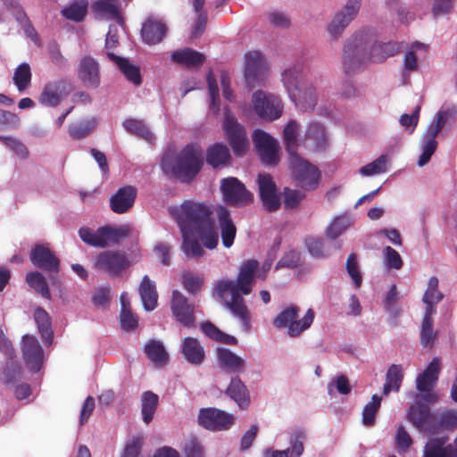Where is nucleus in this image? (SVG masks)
<instances>
[{
  "label": "nucleus",
  "mask_w": 457,
  "mask_h": 457,
  "mask_svg": "<svg viewBox=\"0 0 457 457\" xmlns=\"http://www.w3.org/2000/svg\"><path fill=\"white\" fill-rule=\"evenodd\" d=\"M171 60L187 67H197L205 61L204 55L192 48L185 47L172 53Z\"/></svg>",
  "instance_id": "34"
},
{
  "label": "nucleus",
  "mask_w": 457,
  "mask_h": 457,
  "mask_svg": "<svg viewBox=\"0 0 457 457\" xmlns=\"http://www.w3.org/2000/svg\"><path fill=\"white\" fill-rule=\"evenodd\" d=\"M225 393L230 399L237 403L240 409L245 410L250 405L249 391L238 377L231 378Z\"/></svg>",
  "instance_id": "31"
},
{
  "label": "nucleus",
  "mask_w": 457,
  "mask_h": 457,
  "mask_svg": "<svg viewBox=\"0 0 457 457\" xmlns=\"http://www.w3.org/2000/svg\"><path fill=\"white\" fill-rule=\"evenodd\" d=\"M29 259L31 263L38 269L51 274H55L50 276L52 284L57 287L61 286V281L58 278L61 262L47 245H35L30 251Z\"/></svg>",
  "instance_id": "10"
},
{
  "label": "nucleus",
  "mask_w": 457,
  "mask_h": 457,
  "mask_svg": "<svg viewBox=\"0 0 457 457\" xmlns=\"http://www.w3.org/2000/svg\"><path fill=\"white\" fill-rule=\"evenodd\" d=\"M448 119V112L439 111L436 113V122L431 123L426 129L424 135L436 139L439 132L445 128Z\"/></svg>",
  "instance_id": "58"
},
{
  "label": "nucleus",
  "mask_w": 457,
  "mask_h": 457,
  "mask_svg": "<svg viewBox=\"0 0 457 457\" xmlns=\"http://www.w3.org/2000/svg\"><path fill=\"white\" fill-rule=\"evenodd\" d=\"M129 234L128 226L113 228L112 226H102L97 230L83 227L79 230L81 240L88 245L104 248L110 245L118 244L120 239Z\"/></svg>",
  "instance_id": "7"
},
{
  "label": "nucleus",
  "mask_w": 457,
  "mask_h": 457,
  "mask_svg": "<svg viewBox=\"0 0 457 457\" xmlns=\"http://www.w3.org/2000/svg\"><path fill=\"white\" fill-rule=\"evenodd\" d=\"M305 140L312 141L316 149L323 148L327 141L324 126L319 122H312L307 129Z\"/></svg>",
  "instance_id": "47"
},
{
  "label": "nucleus",
  "mask_w": 457,
  "mask_h": 457,
  "mask_svg": "<svg viewBox=\"0 0 457 457\" xmlns=\"http://www.w3.org/2000/svg\"><path fill=\"white\" fill-rule=\"evenodd\" d=\"M382 398L377 395H373L371 401L369 402L362 410V423L370 427L373 426L376 420L377 412L380 407Z\"/></svg>",
  "instance_id": "51"
},
{
  "label": "nucleus",
  "mask_w": 457,
  "mask_h": 457,
  "mask_svg": "<svg viewBox=\"0 0 457 457\" xmlns=\"http://www.w3.org/2000/svg\"><path fill=\"white\" fill-rule=\"evenodd\" d=\"M167 32V27L161 21L148 18L141 29V37L147 45H156L160 43Z\"/></svg>",
  "instance_id": "28"
},
{
  "label": "nucleus",
  "mask_w": 457,
  "mask_h": 457,
  "mask_svg": "<svg viewBox=\"0 0 457 457\" xmlns=\"http://www.w3.org/2000/svg\"><path fill=\"white\" fill-rule=\"evenodd\" d=\"M123 128L129 133L135 135L146 141H153L154 135L149 128L141 120L137 119H127L123 121Z\"/></svg>",
  "instance_id": "43"
},
{
  "label": "nucleus",
  "mask_w": 457,
  "mask_h": 457,
  "mask_svg": "<svg viewBox=\"0 0 457 457\" xmlns=\"http://www.w3.org/2000/svg\"><path fill=\"white\" fill-rule=\"evenodd\" d=\"M397 42L379 43L369 31H360L349 37L343 50V68L345 75L358 72L367 62H383L401 51Z\"/></svg>",
  "instance_id": "2"
},
{
  "label": "nucleus",
  "mask_w": 457,
  "mask_h": 457,
  "mask_svg": "<svg viewBox=\"0 0 457 457\" xmlns=\"http://www.w3.org/2000/svg\"><path fill=\"white\" fill-rule=\"evenodd\" d=\"M96 12L111 19L120 18V12L115 0H98L94 4Z\"/></svg>",
  "instance_id": "54"
},
{
  "label": "nucleus",
  "mask_w": 457,
  "mask_h": 457,
  "mask_svg": "<svg viewBox=\"0 0 457 457\" xmlns=\"http://www.w3.org/2000/svg\"><path fill=\"white\" fill-rule=\"evenodd\" d=\"M436 147L437 142L436 139L423 135L422 153L418 160L419 166H424L429 162L431 156L436 152Z\"/></svg>",
  "instance_id": "57"
},
{
  "label": "nucleus",
  "mask_w": 457,
  "mask_h": 457,
  "mask_svg": "<svg viewBox=\"0 0 457 457\" xmlns=\"http://www.w3.org/2000/svg\"><path fill=\"white\" fill-rule=\"evenodd\" d=\"M258 268L259 262L256 260L243 262L236 280L220 279L214 283L212 288V295L222 302L223 305L241 321L246 332L251 329V315L243 296L251 294L255 276L265 279L268 273Z\"/></svg>",
  "instance_id": "1"
},
{
  "label": "nucleus",
  "mask_w": 457,
  "mask_h": 457,
  "mask_svg": "<svg viewBox=\"0 0 457 457\" xmlns=\"http://www.w3.org/2000/svg\"><path fill=\"white\" fill-rule=\"evenodd\" d=\"M136 197V187L133 186L122 187L110 199V207L115 213H125L134 205Z\"/></svg>",
  "instance_id": "26"
},
{
  "label": "nucleus",
  "mask_w": 457,
  "mask_h": 457,
  "mask_svg": "<svg viewBox=\"0 0 457 457\" xmlns=\"http://www.w3.org/2000/svg\"><path fill=\"white\" fill-rule=\"evenodd\" d=\"M182 354L190 364L195 366L201 365L205 359V352L201 343L191 337L182 340Z\"/></svg>",
  "instance_id": "30"
},
{
  "label": "nucleus",
  "mask_w": 457,
  "mask_h": 457,
  "mask_svg": "<svg viewBox=\"0 0 457 457\" xmlns=\"http://www.w3.org/2000/svg\"><path fill=\"white\" fill-rule=\"evenodd\" d=\"M184 288L192 295L198 294L204 284V278L201 275H195L191 272H185L181 278Z\"/></svg>",
  "instance_id": "55"
},
{
  "label": "nucleus",
  "mask_w": 457,
  "mask_h": 457,
  "mask_svg": "<svg viewBox=\"0 0 457 457\" xmlns=\"http://www.w3.org/2000/svg\"><path fill=\"white\" fill-rule=\"evenodd\" d=\"M87 11V3L85 1L74 2L70 6L62 10V15L74 21H81Z\"/></svg>",
  "instance_id": "52"
},
{
  "label": "nucleus",
  "mask_w": 457,
  "mask_h": 457,
  "mask_svg": "<svg viewBox=\"0 0 457 457\" xmlns=\"http://www.w3.org/2000/svg\"><path fill=\"white\" fill-rule=\"evenodd\" d=\"M235 418L217 408H203L199 411L198 423L210 431H223L229 429L234 424Z\"/></svg>",
  "instance_id": "15"
},
{
  "label": "nucleus",
  "mask_w": 457,
  "mask_h": 457,
  "mask_svg": "<svg viewBox=\"0 0 457 457\" xmlns=\"http://www.w3.org/2000/svg\"><path fill=\"white\" fill-rule=\"evenodd\" d=\"M204 4L205 0H192L193 8L195 12L198 13L197 19L195 20V22L191 32L192 39L200 37L206 28L207 14L204 12H203Z\"/></svg>",
  "instance_id": "46"
},
{
  "label": "nucleus",
  "mask_w": 457,
  "mask_h": 457,
  "mask_svg": "<svg viewBox=\"0 0 457 457\" xmlns=\"http://www.w3.org/2000/svg\"><path fill=\"white\" fill-rule=\"evenodd\" d=\"M291 176L295 185L304 190L317 188L321 173L319 168L299 154L288 158Z\"/></svg>",
  "instance_id": "8"
},
{
  "label": "nucleus",
  "mask_w": 457,
  "mask_h": 457,
  "mask_svg": "<svg viewBox=\"0 0 457 457\" xmlns=\"http://www.w3.org/2000/svg\"><path fill=\"white\" fill-rule=\"evenodd\" d=\"M229 159V149L226 145L215 143L207 149L206 162L213 168L226 164Z\"/></svg>",
  "instance_id": "39"
},
{
  "label": "nucleus",
  "mask_w": 457,
  "mask_h": 457,
  "mask_svg": "<svg viewBox=\"0 0 457 457\" xmlns=\"http://www.w3.org/2000/svg\"><path fill=\"white\" fill-rule=\"evenodd\" d=\"M203 164L204 157L201 151L188 145L176 155L170 153L164 154L161 161L162 170L166 175L186 183L195 178Z\"/></svg>",
  "instance_id": "4"
},
{
  "label": "nucleus",
  "mask_w": 457,
  "mask_h": 457,
  "mask_svg": "<svg viewBox=\"0 0 457 457\" xmlns=\"http://www.w3.org/2000/svg\"><path fill=\"white\" fill-rule=\"evenodd\" d=\"M435 434L442 429H453L457 428V411L447 410L437 418L435 416Z\"/></svg>",
  "instance_id": "50"
},
{
  "label": "nucleus",
  "mask_w": 457,
  "mask_h": 457,
  "mask_svg": "<svg viewBox=\"0 0 457 457\" xmlns=\"http://www.w3.org/2000/svg\"><path fill=\"white\" fill-rule=\"evenodd\" d=\"M435 414L427 405H412L409 412L410 421L421 432L435 434Z\"/></svg>",
  "instance_id": "25"
},
{
  "label": "nucleus",
  "mask_w": 457,
  "mask_h": 457,
  "mask_svg": "<svg viewBox=\"0 0 457 457\" xmlns=\"http://www.w3.org/2000/svg\"><path fill=\"white\" fill-rule=\"evenodd\" d=\"M253 104L256 114L264 120H273L282 115L281 100L273 96H266L262 91L253 94Z\"/></svg>",
  "instance_id": "19"
},
{
  "label": "nucleus",
  "mask_w": 457,
  "mask_h": 457,
  "mask_svg": "<svg viewBox=\"0 0 457 457\" xmlns=\"http://www.w3.org/2000/svg\"><path fill=\"white\" fill-rule=\"evenodd\" d=\"M22 354L28 369L35 373L40 370L44 361V351L34 336L22 337Z\"/></svg>",
  "instance_id": "23"
},
{
  "label": "nucleus",
  "mask_w": 457,
  "mask_h": 457,
  "mask_svg": "<svg viewBox=\"0 0 457 457\" xmlns=\"http://www.w3.org/2000/svg\"><path fill=\"white\" fill-rule=\"evenodd\" d=\"M217 359L220 367L229 373H240L245 370V361L227 348H218Z\"/></svg>",
  "instance_id": "32"
},
{
  "label": "nucleus",
  "mask_w": 457,
  "mask_h": 457,
  "mask_svg": "<svg viewBox=\"0 0 457 457\" xmlns=\"http://www.w3.org/2000/svg\"><path fill=\"white\" fill-rule=\"evenodd\" d=\"M300 253L295 250L287 252L283 257L277 262L276 270L280 268L294 269L300 265Z\"/></svg>",
  "instance_id": "62"
},
{
  "label": "nucleus",
  "mask_w": 457,
  "mask_h": 457,
  "mask_svg": "<svg viewBox=\"0 0 457 457\" xmlns=\"http://www.w3.org/2000/svg\"><path fill=\"white\" fill-rule=\"evenodd\" d=\"M138 292L142 300L144 308L146 311H153L157 306L158 293L155 282L145 275L143 277L139 285Z\"/></svg>",
  "instance_id": "33"
},
{
  "label": "nucleus",
  "mask_w": 457,
  "mask_h": 457,
  "mask_svg": "<svg viewBox=\"0 0 457 457\" xmlns=\"http://www.w3.org/2000/svg\"><path fill=\"white\" fill-rule=\"evenodd\" d=\"M182 234L196 236L207 249L218 245V232L213 219V207L205 202L184 201L169 208Z\"/></svg>",
  "instance_id": "3"
},
{
  "label": "nucleus",
  "mask_w": 457,
  "mask_h": 457,
  "mask_svg": "<svg viewBox=\"0 0 457 457\" xmlns=\"http://www.w3.org/2000/svg\"><path fill=\"white\" fill-rule=\"evenodd\" d=\"M77 76L85 87L91 89L98 88L101 84L99 62L92 56L84 55L79 60Z\"/></svg>",
  "instance_id": "21"
},
{
  "label": "nucleus",
  "mask_w": 457,
  "mask_h": 457,
  "mask_svg": "<svg viewBox=\"0 0 457 457\" xmlns=\"http://www.w3.org/2000/svg\"><path fill=\"white\" fill-rule=\"evenodd\" d=\"M131 262L130 256L123 251L104 250L96 256L94 268L112 278H119L131 266Z\"/></svg>",
  "instance_id": "9"
},
{
  "label": "nucleus",
  "mask_w": 457,
  "mask_h": 457,
  "mask_svg": "<svg viewBox=\"0 0 457 457\" xmlns=\"http://www.w3.org/2000/svg\"><path fill=\"white\" fill-rule=\"evenodd\" d=\"M440 370V360L438 358H434L424 370V371L417 377V389L422 393H429L434 388L438 380Z\"/></svg>",
  "instance_id": "27"
},
{
  "label": "nucleus",
  "mask_w": 457,
  "mask_h": 457,
  "mask_svg": "<svg viewBox=\"0 0 457 457\" xmlns=\"http://www.w3.org/2000/svg\"><path fill=\"white\" fill-rule=\"evenodd\" d=\"M142 402V417L145 423L149 424L154 418V412L159 403V397L156 394L146 391L143 393Z\"/></svg>",
  "instance_id": "42"
},
{
  "label": "nucleus",
  "mask_w": 457,
  "mask_h": 457,
  "mask_svg": "<svg viewBox=\"0 0 457 457\" xmlns=\"http://www.w3.org/2000/svg\"><path fill=\"white\" fill-rule=\"evenodd\" d=\"M220 190L226 204L242 207L253 202V194L237 178L228 177L221 179Z\"/></svg>",
  "instance_id": "11"
},
{
  "label": "nucleus",
  "mask_w": 457,
  "mask_h": 457,
  "mask_svg": "<svg viewBox=\"0 0 457 457\" xmlns=\"http://www.w3.org/2000/svg\"><path fill=\"white\" fill-rule=\"evenodd\" d=\"M7 355L9 360L4 368L3 374L4 383L9 384L14 382L18 376L21 374V366L19 365L18 361L14 360L15 352L13 347L8 349Z\"/></svg>",
  "instance_id": "49"
},
{
  "label": "nucleus",
  "mask_w": 457,
  "mask_h": 457,
  "mask_svg": "<svg viewBox=\"0 0 457 457\" xmlns=\"http://www.w3.org/2000/svg\"><path fill=\"white\" fill-rule=\"evenodd\" d=\"M13 83L20 92L24 91L31 83V71L29 63H21L14 71Z\"/></svg>",
  "instance_id": "48"
},
{
  "label": "nucleus",
  "mask_w": 457,
  "mask_h": 457,
  "mask_svg": "<svg viewBox=\"0 0 457 457\" xmlns=\"http://www.w3.org/2000/svg\"><path fill=\"white\" fill-rule=\"evenodd\" d=\"M403 376V370L401 365H390L386 374V383L384 384L383 394L387 395L392 391L398 392L401 387Z\"/></svg>",
  "instance_id": "40"
},
{
  "label": "nucleus",
  "mask_w": 457,
  "mask_h": 457,
  "mask_svg": "<svg viewBox=\"0 0 457 457\" xmlns=\"http://www.w3.org/2000/svg\"><path fill=\"white\" fill-rule=\"evenodd\" d=\"M26 282L42 297L51 299V293L46 279L39 271H30L26 275Z\"/></svg>",
  "instance_id": "45"
},
{
  "label": "nucleus",
  "mask_w": 457,
  "mask_h": 457,
  "mask_svg": "<svg viewBox=\"0 0 457 457\" xmlns=\"http://www.w3.org/2000/svg\"><path fill=\"white\" fill-rule=\"evenodd\" d=\"M107 56L111 61L114 62L118 65L119 69L128 80L135 85L141 84L142 78L140 70L137 66L131 64L128 59L117 56L109 51L107 52Z\"/></svg>",
  "instance_id": "35"
},
{
  "label": "nucleus",
  "mask_w": 457,
  "mask_h": 457,
  "mask_svg": "<svg viewBox=\"0 0 457 457\" xmlns=\"http://www.w3.org/2000/svg\"><path fill=\"white\" fill-rule=\"evenodd\" d=\"M34 320L43 340L51 344L54 339V332L49 314L42 307H37L34 312Z\"/></svg>",
  "instance_id": "38"
},
{
  "label": "nucleus",
  "mask_w": 457,
  "mask_h": 457,
  "mask_svg": "<svg viewBox=\"0 0 457 457\" xmlns=\"http://www.w3.org/2000/svg\"><path fill=\"white\" fill-rule=\"evenodd\" d=\"M126 293L120 295L121 311H120V326L126 331L134 330L138 325L137 317L133 314L129 303L126 299Z\"/></svg>",
  "instance_id": "44"
},
{
  "label": "nucleus",
  "mask_w": 457,
  "mask_h": 457,
  "mask_svg": "<svg viewBox=\"0 0 457 457\" xmlns=\"http://www.w3.org/2000/svg\"><path fill=\"white\" fill-rule=\"evenodd\" d=\"M192 234H182V249L187 257L198 258L204 255V250L196 238H191Z\"/></svg>",
  "instance_id": "53"
},
{
  "label": "nucleus",
  "mask_w": 457,
  "mask_h": 457,
  "mask_svg": "<svg viewBox=\"0 0 457 457\" xmlns=\"http://www.w3.org/2000/svg\"><path fill=\"white\" fill-rule=\"evenodd\" d=\"M71 91V84L66 79L49 81L44 86L38 102L44 106L56 107Z\"/></svg>",
  "instance_id": "20"
},
{
  "label": "nucleus",
  "mask_w": 457,
  "mask_h": 457,
  "mask_svg": "<svg viewBox=\"0 0 457 457\" xmlns=\"http://www.w3.org/2000/svg\"><path fill=\"white\" fill-rule=\"evenodd\" d=\"M267 73V61L260 52L253 51L245 54V79L249 88L261 86Z\"/></svg>",
  "instance_id": "13"
},
{
  "label": "nucleus",
  "mask_w": 457,
  "mask_h": 457,
  "mask_svg": "<svg viewBox=\"0 0 457 457\" xmlns=\"http://www.w3.org/2000/svg\"><path fill=\"white\" fill-rule=\"evenodd\" d=\"M361 0H347L343 8L335 14L328 26V32L333 38L341 37L345 28L357 16Z\"/></svg>",
  "instance_id": "18"
},
{
  "label": "nucleus",
  "mask_w": 457,
  "mask_h": 457,
  "mask_svg": "<svg viewBox=\"0 0 457 457\" xmlns=\"http://www.w3.org/2000/svg\"><path fill=\"white\" fill-rule=\"evenodd\" d=\"M145 353L157 366H163L169 361V354L163 345L157 340H151L145 345Z\"/></svg>",
  "instance_id": "41"
},
{
  "label": "nucleus",
  "mask_w": 457,
  "mask_h": 457,
  "mask_svg": "<svg viewBox=\"0 0 457 457\" xmlns=\"http://www.w3.org/2000/svg\"><path fill=\"white\" fill-rule=\"evenodd\" d=\"M283 197L285 207L287 209H294L300 204L305 197V194L296 189L285 188Z\"/></svg>",
  "instance_id": "60"
},
{
  "label": "nucleus",
  "mask_w": 457,
  "mask_h": 457,
  "mask_svg": "<svg viewBox=\"0 0 457 457\" xmlns=\"http://www.w3.org/2000/svg\"><path fill=\"white\" fill-rule=\"evenodd\" d=\"M385 263L387 268L400 270L403 267V260L399 253L391 246H386L384 249Z\"/></svg>",
  "instance_id": "63"
},
{
  "label": "nucleus",
  "mask_w": 457,
  "mask_h": 457,
  "mask_svg": "<svg viewBox=\"0 0 457 457\" xmlns=\"http://www.w3.org/2000/svg\"><path fill=\"white\" fill-rule=\"evenodd\" d=\"M300 131V125L295 120H290L285 126L283 130V140L288 156H293L297 154L299 147L298 136Z\"/></svg>",
  "instance_id": "37"
},
{
  "label": "nucleus",
  "mask_w": 457,
  "mask_h": 457,
  "mask_svg": "<svg viewBox=\"0 0 457 457\" xmlns=\"http://www.w3.org/2000/svg\"><path fill=\"white\" fill-rule=\"evenodd\" d=\"M346 270L349 276L352 278L356 287H360L361 285V275L359 271L356 255L354 253H351L346 260Z\"/></svg>",
  "instance_id": "64"
},
{
  "label": "nucleus",
  "mask_w": 457,
  "mask_h": 457,
  "mask_svg": "<svg viewBox=\"0 0 457 457\" xmlns=\"http://www.w3.org/2000/svg\"><path fill=\"white\" fill-rule=\"evenodd\" d=\"M170 311L175 320L185 328L195 325V305L179 290H173L170 302Z\"/></svg>",
  "instance_id": "14"
},
{
  "label": "nucleus",
  "mask_w": 457,
  "mask_h": 457,
  "mask_svg": "<svg viewBox=\"0 0 457 457\" xmlns=\"http://www.w3.org/2000/svg\"><path fill=\"white\" fill-rule=\"evenodd\" d=\"M282 79L290 99L301 111L308 112L315 107L318 100L315 88L304 80L301 66L285 70Z\"/></svg>",
  "instance_id": "5"
},
{
  "label": "nucleus",
  "mask_w": 457,
  "mask_h": 457,
  "mask_svg": "<svg viewBox=\"0 0 457 457\" xmlns=\"http://www.w3.org/2000/svg\"><path fill=\"white\" fill-rule=\"evenodd\" d=\"M253 142L260 159L265 165L275 166L279 162V146L278 141L262 129H254Z\"/></svg>",
  "instance_id": "12"
},
{
  "label": "nucleus",
  "mask_w": 457,
  "mask_h": 457,
  "mask_svg": "<svg viewBox=\"0 0 457 457\" xmlns=\"http://www.w3.org/2000/svg\"><path fill=\"white\" fill-rule=\"evenodd\" d=\"M348 226L349 222L347 218L337 217L332 221V223L328 228L326 231L327 236L331 239H336L344 233V231L347 228Z\"/></svg>",
  "instance_id": "59"
},
{
  "label": "nucleus",
  "mask_w": 457,
  "mask_h": 457,
  "mask_svg": "<svg viewBox=\"0 0 457 457\" xmlns=\"http://www.w3.org/2000/svg\"><path fill=\"white\" fill-rule=\"evenodd\" d=\"M446 436L431 438L426 444L423 457H454L452 456L451 445H446Z\"/></svg>",
  "instance_id": "36"
},
{
  "label": "nucleus",
  "mask_w": 457,
  "mask_h": 457,
  "mask_svg": "<svg viewBox=\"0 0 457 457\" xmlns=\"http://www.w3.org/2000/svg\"><path fill=\"white\" fill-rule=\"evenodd\" d=\"M386 170V157L381 155L375 161L362 166L360 169V173L362 176H372L379 173H383Z\"/></svg>",
  "instance_id": "56"
},
{
  "label": "nucleus",
  "mask_w": 457,
  "mask_h": 457,
  "mask_svg": "<svg viewBox=\"0 0 457 457\" xmlns=\"http://www.w3.org/2000/svg\"><path fill=\"white\" fill-rule=\"evenodd\" d=\"M259 194L264 208L268 212H275L280 207V199L277 193L276 184L269 173H260L257 178Z\"/></svg>",
  "instance_id": "22"
},
{
  "label": "nucleus",
  "mask_w": 457,
  "mask_h": 457,
  "mask_svg": "<svg viewBox=\"0 0 457 457\" xmlns=\"http://www.w3.org/2000/svg\"><path fill=\"white\" fill-rule=\"evenodd\" d=\"M361 0H347L343 8L335 14L328 26V32L333 38L341 37L345 28L357 16Z\"/></svg>",
  "instance_id": "17"
},
{
  "label": "nucleus",
  "mask_w": 457,
  "mask_h": 457,
  "mask_svg": "<svg viewBox=\"0 0 457 457\" xmlns=\"http://www.w3.org/2000/svg\"><path fill=\"white\" fill-rule=\"evenodd\" d=\"M305 440V432L297 428L290 435V446L288 448L282 451L267 448L263 451V457H301L304 450L303 443Z\"/></svg>",
  "instance_id": "24"
},
{
  "label": "nucleus",
  "mask_w": 457,
  "mask_h": 457,
  "mask_svg": "<svg viewBox=\"0 0 457 457\" xmlns=\"http://www.w3.org/2000/svg\"><path fill=\"white\" fill-rule=\"evenodd\" d=\"M436 333L433 329V321L422 320L420 343L424 347L434 345Z\"/></svg>",
  "instance_id": "61"
},
{
  "label": "nucleus",
  "mask_w": 457,
  "mask_h": 457,
  "mask_svg": "<svg viewBox=\"0 0 457 457\" xmlns=\"http://www.w3.org/2000/svg\"><path fill=\"white\" fill-rule=\"evenodd\" d=\"M218 221L220 228L221 240L225 247L229 248L235 240L237 228L230 217V212L223 206H220L217 211Z\"/></svg>",
  "instance_id": "29"
},
{
  "label": "nucleus",
  "mask_w": 457,
  "mask_h": 457,
  "mask_svg": "<svg viewBox=\"0 0 457 457\" xmlns=\"http://www.w3.org/2000/svg\"><path fill=\"white\" fill-rule=\"evenodd\" d=\"M223 129L236 155L242 156L248 148V141L245 128L239 124L234 115L227 113Z\"/></svg>",
  "instance_id": "16"
},
{
  "label": "nucleus",
  "mask_w": 457,
  "mask_h": 457,
  "mask_svg": "<svg viewBox=\"0 0 457 457\" xmlns=\"http://www.w3.org/2000/svg\"><path fill=\"white\" fill-rule=\"evenodd\" d=\"M300 311L297 305L287 306L274 318L273 325L277 328H287V334L290 337H299L312 326L315 317L314 311L310 308L299 319Z\"/></svg>",
  "instance_id": "6"
}]
</instances>
